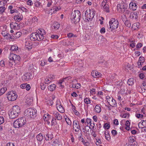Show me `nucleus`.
<instances>
[{"label": "nucleus", "mask_w": 146, "mask_h": 146, "mask_svg": "<svg viewBox=\"0 0 146 146\" xmlns=\"http://www.w3.org/2000/svg\"><path fill=\"white\" fill-rule=\"evenodd\" d=\"M36 32V33H33L31 35V39L33 41L36 40L40 41L44 39V35L46 34V32L42 29H38Z\"/></svg>", "instance_id": "nucleus-1"}, {"label": "nucleus", "mask_w": 146, "mask_h": 146, "mask_svg": "<svg viewBox=\"0 0 146 146\" xmlns=\"http://www.w3.org/2000/svg\"><path fill=\"white\" fill-rule=\"evenodd\" d=\"M37 111L36 109L29 108L26 109L24 113L25 116L27 118H34L37 116Z\"/></svg>", "instance_id": "nucleus-2"}, {"label": "nucleus", "mask_w": 146, "mask_h": 146, "mask_svg": "<svg viewBox=\"0 0 146 146\" xmlns=\"http://www.w3.org/2000/svg\"><path fill=\"white\" fill-rule=\"evenodd\" d=\"M80 11L78 10H76L72 13L71 19L72 22L76 24L80 21Z\"/></svg>", "instance_id": "nucleus-3"}, {"label": "nucleus", "mask_w": 146, "mask_h": 146, "mask_svg": "<svg viewBox=\"0 0 146 146\" xmlns=\"http://www.w3.org/2000/svg\"><path fill=\"white\" fill-rule=\"evenodd\" d=\"M20 108L17 106H13L11 110L9 113V117L12 119H14L16 117L20 112Z\"/></svg>", "instance_id": "nucleus-4"}, {"label": "nucleus", "mask_w": 146, "mask_h": 146, "mask_svg": "<svg viewBox=\"0 0 146 146\" xmlns=\"http://www.w3.org/2000/svg\"><path fill=\"white\" fill-rule=\"evenodd\" d=\"M95 14L94 10H87L85 13V21L88 22L91 21Z\"/></svg>", "instance_id": "nucleus-5"}, {"label": "nucleus", "mask_w": 146, "mask_h": 146, "mask_svg": "<svg viewBox=\"0 0 146 146\" xmlns=\"http://www.w3.org/2000/svg\"><path fill=\"white\" fill-rule=\"evenodd\" d=\"M26 120L24 117L18 119L13 123V126L15 128H19L24 125L26 123Z\"/></svg>", "instance_id": "nucleus-6"}, {"label": "nucleus", "mask_w": 146, "mask_h": 146, "mask_svg": "<svg viewBox=\"0 0 146 146\" xmlns=\"http://www.w3.org/2000/svg\"><path fill=\"white\" fill-rule=\"evenodd\" d=\"M109 23L110 28L111 29V31L115 30L118 27L119 22L117 20H115V19H111Z\"/></svg>", "instance_id": "nucleus-7"}, {"label": "nucleus", "mask_w": 146, "mask_h": 146, "mask_svg": "<svg viewBox=\"0 0 146 146\" xmlns=\"http://www.w3.org/2000/svg\"><path fill=\"white\" fill-rule=\"evenodd\" d=\"M7 98L10 101H14L16 100L17 97L16 93L13 91L9 92L7 94Z\"/></svg>", "instance_id": "nucleus-8"}, {"label": "nucleus", "mask_w": 146, "mask_h": 146, "mask_svg": "<svg viewBox=\"0 0 146 146\" xmlns=\"http://www.w3.org/2000/svg\"><path fill=\"white\" fill-rule=\"evenodd\" d=\"M25 40V45L26 49L28 50H30L32 47V43L31 41L32 40L31 39V36L30 38H26Z\"/></svg>", "instance_id": "nucleus-9"}, {"label": "nucleus", "mask_w": 146, "mask_h": 146, "mask_svg": "<svg viewBox=\"0 0 146 146\" xmlns=\"http://www.w3.org/2000/svg\"><path fill=\"white\" fill-rule=\"evenodd\" d=\"M106 99L108 102L111 106L113 107H115L117 106L116 101L112 98L108 96H106Z\"/></svg>", "instance_id": "nucleus-10"}, {"label": "nucleus", "mask_w": 146, "mask_h": 146, "mask_svg": "<svg viewBox=\"0 0 146 146\" xmlns=\"http://www.w3.org/2000/svg\"><path fill=\"white\" fill-rule=\"evenodd\" d=\"M9 58L10 60H12L14 62L19 61L20 59L19 56L16 54H11L9 56Z\"/></svg>", "instance_id": "nucleus-11"}, {"label": "nucleus", "mask_w": 146, "mask_h": 146, "mask_svg": "<svg viewBox=\"0 0 146 146\" xmlns=\"http://www.w3.org/2000/svg\"><path fill=\"white\" fill-rule=\"evenodd\" d=\"M135 141L136 139L135 137L133 136L130 137L128 139V144L131 146H137V143Z\"/></svg>", "instance_id": "nucleus-12"}, {"label": "nucleus", "mask_w": 146, "mask_h": 146, "mask_svg": "<svg viewBox=\"0 0 146 146\" xmlns=\"http://www.w3.org/2000/svg\"><path fill=\"white\" fill-rule=\"evenodd\" d=\"M51 114L53 115V116L58 120H61L62 118L61 115L58 112L56 111H52L51 112Z\"/></svg>", "instance_id": "nucleus-13"}, {"label": "nucleus", "mask_w": 146, "mask_h": 146, "mask_svg": "<svg viewBox=\"0 0 146 146\" xmlns=\"http://www.w3.org/2000/svg\"><path fill=\"white\" fill-rule=\"evenodd\" d=\"M56 107L58 110L61 113H64V110L60 101L58 100L56 102Z\"/></svg>", "instance_id": "nucleus-14"}, {"label": "nucleus", "mask_w": 146, "mask_h": 146, "mask_svg": "<svg viewBox=\"0 0 146 146\" xmlns=\"http://www.w3.org/2000/svg\"><path fill=\"white\" fill-rule=\"evenodd\" d=\"M121 19L125 25L128 27L129 28L131 27V24L130 22L127 19V18L125 15L122 17Z\"/></svg>", "instance_id": "nucleus-15"}, {"label": "nucleus", "mask_w": 146, "mask_h": 146, "mask_svg": "<svg viewBox=\"0 0 146 146\" xmlns=\"http://www.w3.org/2000/svg\"><path fill=\"white\" fill-rule=\"evenodd\" d=\"M11 29H20V27L19 24L17 23H12L10 24Z\"/></svg>", "instance_id": "nucleus-16"}, {"label": "nucleus", "mask_w": 146, "mask_h": 146, "mask_svg": "<svg viewBox=\"0 0 146 146\" xmlns=\"http://www.w3.org/2000/svg\"><path fill=\"white\" fill-rule=\"evenodd\" d=\"M53 138V135L51 133H46L44 135V139L46 141L51 140Z\"/></svg>", "instance_id": "nucleus-17"}, {"label": "nucleus", "mask_w": 146, "mask_h": 146, "mask_svg": "<svg viewBox=\"0 0 146 146\" xmlns=\"http://www.w3.org/2000/svg\"><path fill=\"white\" fill-rule=\"evenodd\" d=\"M73 124L74 125L73 128L74 129V128L75 127V128H76V129L75 130V131L76 132L80 130V126L79 124H78L76 121L74 120L73 121Z\"/></svg>", "instance_id": "nucleus-18"}, {"label": "nucleus", "mask_w": 146, "mask_h": 146, "mask_svg": "<svg viewBox=\"0 0 146 146\" xmlns=\"http://www.w3.org/2000/svg\"><path fill=\"white\" fill-rule=\"evenodd\" d=\"M138 127L141 129L146 127V120L141 121L139 123Z\"/></svg>", "instance_id": "nucleus-19"}, {"label": "nucleus", "mask_w": 146, "mask_h": 146, "mask_svg": "<svg viewBox=\"0 0 146 146\" xmlns=\"http://www.w3.org/2000/svg\"><path fill=\"white\" fill-rule=\"evenodd\" d=\"M92 76L95 78H99L101 75V74L97 71H93L91 73Z\"/></svg>", "instance_id": "nucleus-20"}, {"label": "nucleus", "mask_w": 146, "mask_h": 146, "mask_svg": "<svg viewBox=\"0 0 146 146\" xmlns=\"http://www.w3.org/2000/svg\"><path fill=\"white\" fill-rule=\"evenodd\" d=\"M60 24L58 22H54L52 25V28L57 30L59 29L60 27Z\"/></svg>", "instance_id": "nucleus-21"}, {"label": "nucleus", "mask_w": 146, "mask_h": 146, "mask_svg": "<svg viewBox=\"0 0 146 146\" xmlns=\"http://www.w3.org/2000/svg\"><path fill=\"white\" fill-rule=\"evenodd\" d=\"M70 87L74 88L79 89L81 88V85L80 83H77L76 84L72 83L70 85Z\"/></svg>", "instance_id": "nucleus-22"}, {"label": "nucleus", "mask_w": 146, "mask_h": 146, "mask_svg": "<svg viewBox=\"0 0 146 146\" xmlns=\"http://www.w3.org/2000/svg\"><path fill=\"white\" fill-rule=\"evenodd\" d=\"M130 18L132 19H137L138 18V14L136 12H133L131 13Z\"/></svg>", "instance_id": "nucleus-23"}, {"label": "nucleus", "mask_w": 146, "mask_h": 146, "mask_svg": "<svg viewBox=\"0 0 146 146\" xmlns=\"http://www.w3.org/2000/svg\"><path fill=\"white\" fill-rule=\"evenodd\" d=\"M31 74L28 73L26 74L23 77L25 80L26 81H28L31 79Z\"/></svg>", "instance_id": "nucleus-24"}, {"label": "nucleus", "mask_w": 146, "mask_h": 146, "mask_svg": "<svg viewBox=\"0 0 146 146\" xmlns=\"http://www.w3.org/2000/svg\"><path fill=\"white\" fill-rule=\"evenodd\" d=\"M36 137L37 141L40 142L41 141L44 139V136L41 133L37 135Z\"/></svg>", "instance_id": "nucleus-25"}, {"label": "nucleus", "mask_w": 146, "mask_h": 146, "mask_svg": "<svg viewBox=\"0 0 146 146\" xmlns=\"http://www.w3.org/2000/svg\"><path fill=\"white\" fill-rule=\"evenodd\" d=\"M127 7V5L124 3H122L121 5L118 4L117 6L118 9L119 7L120 9H126Z\"/></svg>", "instance_id": "nucleus-26"}, {"label": "nucleus", "mask_w": 146, "mask_h": 146, "mask_svg": "<svg viewBox=\"0 0 146 146\" xmlns=\"http://www.w3.org/2000/svg\"><path fill=\"white\" fill-rule=\"evenodd\" d=\"M130 9H136L137 8V5L135 3H131L129 5Z\"/></svg>", "instance_id": "nucleus-27"}, {"label": "nucleus", "mask_w": 146, "mask_h": 146, "mask_svg": "<svg viewBox=\"0 0 146 146\" xmlns=\"http://www.w3.org/2000/svg\"><path fill=\"white\" fill-rule=\"evenodd\" d=\"M101 111V109L100 106L99 105H97L94 108V111L97 113H100Z\"/></svg>", "instance_id": "nucleus-28"}, {"label": "nucleus", "mask_w": 146, "mask_h": 146, "mask_svg": "<svg viewBox=\"0 0 146 146\" xmlns=\"http://www.w3.org/2000/svg\"><path fill=\"white\" fill-rule=\"evenodd\" d=\"M51 118L50 115L48 113L45 114L43 116V119L45 121H47L49 120Z\"/></svg>", "instance_id": "nucleus-29"}, {"label": "nucleus", "mask_w": 146, "mask_h": 146, "mask_svg": "<svg viewBox=\"0 0 146 146\" xmlns=\"http://www.w3.org/2000/svg\"><path fill=\"white\" fill-rule=\"evenodd\" d=\"M23 18V17L22 15H20L18 16V15H15L14 17V19L15 21H19Z\"/></svg>", "instance_id": "nucleus-30"}, {"label": "nucleus", "mask_w": 146, "mask_h": 146, "mask_svg": "<svg viewBox=\"0 0 146 146\" xmlns=\"http://www.w3.org/2000/svg\"><path fill=\"white\" fill-rule=\"evenodd\" d=\"M107 0H104V1L102 3V5L103 6L104 8V9H108L109 8V6L107 5Z\"/></svg>", "instance_id": "nucleus-31"}, {"label": "nucleus", "mask_w": 146, "mask_h": 146, "mask_svg": "<svg viewBox=\"0 0 146 146\" xmlns=\"http://www.w3.org/2000/svg\"><path fill=\"white\" fill-rule=\"evenodd\" d=\"M56 86L54 84H53L49 86L48 89L50 91H53L55 90Z\"/></svg>", "instance_id": "nucleus-32"}, {"label": "nucleus", "mask_w": 146, "mask_h": 146, "mask_svg": "<svg viewBox=\"0 0 146 146\" xmlns=\"http://www.w3.org/2000/svg\"><path fill=\"white\" fill-rule=\"evenodd\" d=\"M33 102V100L31 98H27L26 100V102L28 105H30Z\"/></svg>", "instance_id": "nucleus-33"}, {"label": "nucleus", "mask_w": 146, "mask_h": 146, "mask_svg": "<svg viewBox=\"0 0 146 146\" xmlns=\"http://www.w3.org/2000/svg\"><path fill=\"white\" fill-rule=\"evenodd\" d=\"M134 81L133 78H130L129 79L127 82V83L129 85L132 86L134 83Z\"/></svg>", "instance_id": "nucleus-34"}, {"label": "nucleus", "mask_w": 146, "mask_h": 146, "mask_svg": "<svg viewBox=\"0 0 146 146\" xmlns=\"http://www.w3.org/2000/svg\"><path fill=\"white\" fill-rule=\"evenodd\" d=\"M104 134L106 139L108 140L109 141L111 138L109 133L108 132L105 131Z\"/></svg>", "instance_id": "nucleus-35"}, {"label": "nucleus", "mask_w": 146, "mask_h": 146, "mask_svg": "<svg viewBox=\"0 0 146 146\" xmlns=\"http://www.w3.org/2000/svg\"><path fill=\"white\" fill-rule=\"evenodd\" d=\"M7 89L6 87H3L0 89V96L3 95L7 90Z\"/></svg>", "instance_id": "nucleus-36"}, {"label": "nucleus", "mask_w": 146, "mask_h": 146, "mask_svg": "<svg viewBox=\"0 0 146 146\" xmlns=\"http://www.w3.org/2000/svg\"><path fill=\"white\" fill-rule=\"evenodd\" d=\"M4 2H5L4 1H0V9H5L7 8L4 7V5L3 4L5 3Z\"/></svg>", "instance_id": "nucleus-37"}, {"label": "nucleus", "mask_w": 146, "mask_h": 146, "mask_svg": "<svg viewBox=\"0 0 146 146\" xmlns=\"http://www.w3.org/2000/svg\"><path fill=\"white\" fill-rule=\"evenodd\" d=\"M18 47L16 45H12L11 48V50L12 51H16L18 50Z\"/></svg>", "instance_id": "nucleus-38"}, {"label": "nucleus", "mask_w": 146, "mask_h": 146, "mask_svg": "<svg viewBox=\"0 0 146 146\" xmlns=\"http://www.w3.org/2000/svg\"><path fill=\"white\" fill-rule=\"evenodd\" d=\"M46 64V62L45 60H42L40 62V64L41 66H43Z\"/></svg>", "instance_id": "nucleus-39"}, {"label": "nucleus", "mask_w": 146, "mask_h": 146, "mask_svg": "<svg viewBox=\"0 0 146 146\" xmlns=\"http://www.w3.org/2000/svg\"><path fill=\"white\" fill-rule=\"evenodd\" d=\"M139 23H134L132 26V27L134 28V29L138 28L139 27Z\"/></svg>", "instance_id": "nucleus-40"}, {"label": "nucleus", "mask_w": 146, "mask_h": 146, "mask_svg": "<svg viewBox=\"0 0 146 146\" xmlns=\"http://www.w3.org/2000/svg\"><path fill=\"white\" fill-rule=\"evenodd\" d=\"M56 119L55 118H53L51 121V125L52 126H55L56 125Z\"/></svg>", "instance_id": "nucleus-41"}, {"label": "nucleus", "mask_w": 146, "mask_h": 146, "mask_svg": "<svg viewBox=\"0 0 146 146\" xmlns=\"http://www.w3.org/2000/svg\"><path fill=\"white\" fill-rule=\"evenodd\" d=\"M40 86L41 89L42 90H44L46 87L45 84H44L43 83H41L40 84Z\"/></svg>", "instance_id": "nucleus-42"}, {"label": "nucleus", "mask_w": 146, "mask_h": 146, "mask_svg": "<svg viewBox=\"0 0 146 146\" xmlns=\"http://www.w3.org/2000/svg\"><path fill=\"white\" fill-rule=\"evenodd\" d=\"M90 101L89 98H86L84 99V102L86 104H88L90 103Z\"/></svg>", "instance_id": "nucleus-43"}, {"label": "nucleus", "mask_w": 146, "mask_h": 146, "mask_svg": "<svg viewBox=\"0 0 146 146\" xmlns=\"http://www.w3.org/2000/svg\"><path fill=\"white\" fill-rule=\"evenodd\" d=\"M14 35L16 38H18L21 35V33L19 32H17Z\"/></svg>", "instance_id": "nucleus-44"}, {"label": "nucleus", "mask_w": 146, "mask_h": 146, "mask_svg": "<svg viewBox=\"0 0 146 146\" xmlns=\"http://www.w3.org/2000/svg\"><path fill=\"white\" fill-rule=\"evenodd\" d=\"M135 116L138 118H142L143 117V115L142 114L139 113H136L135 115Z\"/></svg>", "instance_id": "nucleus-45"}, {"label": "nucleus", "mask_w": 146, "mask_h": 146, "mask_svg": "<svg viewBox=\"0 0 146 146\" xmlns=\"http://www.w3.org/2000/svg\"><path fill=\"white\" fill-rule=\"evenodd\" d=\"M51 82V81L49 79L48 77H47L45 79L44 82L45 84L49 83Z\"/></svg>", "instance_id": "nucleus-46"}, {"label": "nucleus", "mask_w": 146, "mask_h": 146, "mask_svg": "<svg viewBox=\"0 0 146 146\" xmlns=\"http://www.w3.org/2000/svg\"><path fill=\"white\" fill-rule=\"evenodd\" d=\"M104 127L105 128H106L107 129H108L110 128V125L109 124L106 123L104 124Z\"/></svg>", "instance_id": "nucleus-47"}, {"label": "nucleus", "mask_w": 146, "mask_h": 146, "mask_svg": "<svg viewBox=\"0 0 146 146\" xmlns=\"http://www.w3.org/2000/svg\"><path fill=\"white\" fill-rule=\"evenodd\" d=\"M144 62L143 61H138L137 62V65L138 68H140L141 67V65H143V63Z\"/></svg>", "instance_id": "nucleus-48"}, {"label": "nucleus", "mask_w": 146, "mask_h": 146, "mask_svg": "<svg viewBox=\"0 0 146 146\" xmlns=\"http://www.w3.org/2000/svg\"><path fill=\"white\" fill-rule=\"evenodd\" d=\"M48 77L49 79L51 81H52L55 78L54 76L52 75H50Z\"/></svg>", "instance_id": "nucleus-49"}, {"label": "nucleus", "mask_w": 146, "mask_h": 146, "mask_svg": "<svg viewBox=\"0 0 146 146\" xmlns=\"http://www.w3.org/2000/svg\"><path fill=\"white\" fill-rule=\"evenodd\" d=\"M34 4L35 7L38 8V7L40 5L41 3L38 1H36L35 3Z\"/></svg>", "instance_id": "nucleus-50"}, {"label": "nucleus", "mask_w": 146, "mask_h": 146, "mask_svg": "<svg viewBox=\"0 0 146 146\" xmlns=\"http://www.w3.org/2000/svg\"><path fill=\"white\" fill-rule=\"evenodd\" d=\"M111 133L113 136H115L117 134V131L115 130H112L111 131Z\"/></svg>", "instance_id": "nucleus-51"}, {"label": "nucleus", "mask_w": 146, "mask_h": 146, "mask_svg": "<svg viewBox=\"0 0 146 146\" xmlns=\"http://www.w3.org/2000/svg\"><path fill=\"white\" fill-rule=\"evenodd\" d=\"M26 90L29 91L31 89V86L29 84H26V86H25V88Z\"/></svg>", "instance_id": "nucleus-52"}, {"label": "nucleus", "mask_w": 146, "mask_h": 146, "mask_svg": "<svg viewBox=\"0 0 146 146\" xmlns=\"http://www.w3.org/2000/svg\"><path fill=\"white\" fill-rule=\"evenodd\" d=\"M71 78V77L70 76H67L66 77L64 78L63 79V81H64L65 80L67 81L70 79Z\"/></svg>", "instance_id": "nucleus-53"}, {"label": "nucleus", "mask_w": 146, "mask_h": 146, "mask_svg": "<svg viewBox=\"0 0 146 146\" xmlns=\"http://www.w3.org/2000/svg\"><path fill=\"white\" fill-rule=\"evenodd\" d=\"M129 11L128 10H125L123 11V13H124V15L123 16L125 15V16L127 14H128L129 13Z\"/></svg>", "instance_id": "nucleus-54"}, {"label": "nucleus", "mask_w": 146, "mask_h": 146, "mask_svg": "<svg viewBox=\"0 0 146 146\" xmlns=\"http://www.w3.org/2000/svg\"><path fill=\"white\" fill-rule=\"evenodd\" d=\"M143 46L142 44L140 43H138L136 45V47L137 48H141Z\"/></svg>", "instance_id": "nucleus-55"}, {"label": "nucleus", "mask_w": 146, "mask_h": 146, "mask_svg": "<svg viewBox=\"0 0 146 146\" xmlns=\"http://www.w3.org/2000/svg\"><path fill=\"white\" fill-rule=\"evenodd\" d=\"M66 120L67 123L69 125H70L71 124V122L69 118H66Z\"/></svg>", "instance_id": "nucleus-56"}, {"label": "nucleus", "mask_w": 146, "mask_h": 146, "mask_svg": "<svg viewBox=\"0 0 146 146\" xmlns=\"http://www.w3.org/2000/svg\"><path fill=\"white\" fill-rule=\"evenodd\" d=\"M106 31L105 28L103 27L100 30V33L102 34V33H105Z\"/></svg>", "instance_id": "nucleus-57"}, {"label": "nucleus", "mask_w": 146, "mask_h": 146, "mask_svg": "<svg viewBox=\"0 0 146 146\" xmlns=\"http://www.w3.org/2000/svg\"><path fill=\"white\" fill-rule=\"evenodd\" d=\"M4 122V118L3 117H0V125Z\"/></svg>", "instance_id": "nucleus-58"}, {"label": "nucleus", "mask_w": 146, "mask_h": 146, "mask_svg": "<svg viewBox=\"0 0 146 146\" xmlns=\"http://www.w3.org/2000/svg\"><path fill=\"white\" fill-rule=\"evenodd\" d=\"M0 65L2 67L5 66V62L3 60H1L0 62Z\"/></svg>", "instance_id": "nucleus-59"}, {"label": "nucleus", "mask_w": 146, "mask_h": 146, "mask_svg": "<svg viewBox=\"0 0 146 146\" xmlns=\"http://www.w3.org/2000/svg\"><path fill=\"white\" fill-rule=\"evenodd\" d=\"M135 42V40L134 39H133L132 38H130L128 39V42H129L130 43H134Z\"/></svg>", "instance_id": "nucleus-60"}, {"label": "nucleus", "mask_w": 146, "mask_h": 146, "mask_svg": "<svg viewBox=\"0 0 146 146\" xmlns=\"http://www.w3.org/2000/svg\"><path fill=\"white\" fill-rule=\"evenodd\" d=\"M129 116V113H125L123 115L122 117L124 118H128Z\"/></svg>", "instance_id": "nucleus-61"}, {"label": "nucleus", "mask_w": 146, "mask_h": 146, "mask_svg": "<svg viewBox=\"0 0 146 146\" xmlns=\"http://www.w3.org/2000/svg\"><path fill=\"white\" fill-rule=\"evenodd\" d=\"M38 20L35 17H34L32 19V21L33 22H34V23L35 22H37Z\"/></svg>", "instance_id": "nucleus-62"}, {"label": "nucleus", "mask_w": 146, "mask_h": 146, "mask_svg": "<svg viewBox=\"0 0 146 146\" xmlns=\"http://www.w3.org/2000/svg\"><path fill=\"white\" fill-rule=\"evenodd\" d=\"M113 123L115 125H118L119 124V122L117 119H115L114 120Z\"/></svg>", "instance_id": "nucleus-63"}, {"label": "nucleus", "mask_w": 146, "mask_h": 146, "mask_svg": "<svg viewBox=\"0 0 146 146\" xmlns=\"http://www.w3.org/2000/svg\"><path fill=\"white\" fill-rule=\"evenodd\" d=\"M6 146H14V145L13 143H8L7 144Z\"/></svg>", "instance_id": "nucleus-64"}]
</instances>
